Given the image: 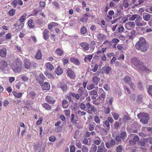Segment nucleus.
Instances as JSON below:
<instances>
[{
    "label": "nucleus",
    "instance_id": "aec40b11",
    "mask_svg": "<svg viewBox=\"0 0 152 152\" xmlns=\"http://www.w3.org/2000/svg\"><path fill=\"white\" fill-rule=\"evenodd\" d=\"M42 56L41 51L40 50H39L35 55V58L36 59H40L42 58Z\"/></svg>",
    "mask_w": 152,
    "mask_h": 152
},
{
    "label": "nucleus",
    "instance_id": "a878e982",
    "mask_svg": "<svg viewBox=\"0 0 152 152\" xmlns=\"http://www.w3.org/2000/svg\"><path fill=\"white\" fill-rule=\"evenodd\" d=\"M62 107L64 108H67L68 106V101L66 100H64L62 101Z\"/></svg>",
    "mask_w": 152,
    "mask_h": 152
},
{
    "label": "nucleus",
    "instance_id": "2f4dec72",
    "mask_svg": "<svg viewBox=\"0 0 152 152\" xmlns=\"http://www.w3.org/2000/svg\"><path fill=\"white\" fill-rule=\"evenodd\" d=\"M93 55H88L85 57L84 59V61L87 62V60L88 59L90 61L92 58Z\"/></svg>",
    "mask_w": 152,
    "mask_h": 152
},
{
    "label": "nucleus",
    "instance_id": "ea45409f",
    "mask_svg": "<svg viewBox=\"0 0 152 152\" xmlns=\"http://www.w3.org/2000/svg\"><path fill=\"white\" fill-rule=\"evenodd\" d=\"M15 12V10L12 9L8 12V14L10 16H13L14 15Z\"/></svg>",
    "mask_w": 152,
    "mask_h": 152
},
{
    "label": "nucleus",
    "instance_id": "69168bd1",
    "mask_svg": "<svg viewBox=\"0 0 152 152\" xmlns=\"http://www.w3.org/2000/svg\"><path fill=\"white\" fill-rule=\"evenodd\" d=\"M97 93L96 91L94 90H93L90 92V95H96L97 94Z\"/></svg>",
    "mask_w": 152,
    "mask_h": 152
},
{
    "label": "nucleus",
    "instance_id": "a211bd4d",
    "mask_svg": "<svg viewBox=\"0 0 152 152\" xmlns=\"http://www.w3.org/2000/svg\"><path fill=\"white\" fill-rule=\"evenodd\" d=\"M45 65L46 69L50 71L53 69L54 68L53 66L50 63H46Z\"/></svg>",
    "mask_w": 152,
    "mask_h": 152
},
{
    "label": "nucleus",
    "instance_id": "58836bf2",
    "mask_svg": "<svg viewBox=\"0 0 152 152\" xmlns=\"http://www.w3.org/2000/svg\"><path fill=\"white\" fill-rule=\"evenodd\" d=\"M122 150V145H119L116 148L117 152H121Z\"/></svg>",
    "mask_w": 152,
    "mask_h": 152
},
{
    "label": "nucleus",
    "instance_id": "680f3d73",
    "mask_svg": "<svg viewBox=\"0 0 152 152\" xmlns=\"http://www.w3.org/2000/svg\"><path fill=\"white\" fill-rule=\"evenodd\" d=\"M121 138L120 136L117 135L115 137V140L118 142H120L121 141Z\"/></svg>",
    "mask_w": 152,
    "mask_h": 152
},
{
    "label": "nucleus",
    "instance_id": "864d4df0",
    "mask_svg": "<svg viewBox=\"0 0 152 152\" xmlns=\"http://www.w3.org/2000/svg\"><path fill=\"white\" fill-rule=\"evenodd\" d=\"M112 114L115 120H117L119 118V116L117 113H114Z\"/></svg>",
    "mask_w": 152,
    "mask_h": 152
},
{
    "label": "nucleus",
    "instance_id": "c85d7f7f",
    "mask_svg": "<svg viewBox=\"0 0 152 152\" xmlns=\"http://www.w3.org/2000/svg\"><path fill=\"white\" fill-rule=\"evenodd\" d=\"M120 136L121 139H124L126 137V132L125 131H121Z\"/></svg>",
    "mask_w": 152,
    "mask_h": 152
},
{
    "label": "nucleus",
    "instance_id": "dca6fc26",
    "mask_svg": "<svg viewBox=\"0 0 152 152\" xmlns=\"http://www.w3.org/2000/svg\"><path fill=\"white\" fill-rule=\"evenodd\" d=\"M49 33V31L47 29H45L44 32L43 33L44 38L46 40H47L48 39Z\"/></svg>",
    "mask_w": 152,
    "mask_h": 152
},
{
    "label": "nucleus",
    "instance_id": "de8ad7c7",
    "mask_svg": "<svg viewBox=\"0 0 152 152\" xmlns=\"http://www.w3.org/2000/svg\"><path fill=\"white\" fill-rule=\"evenodd\" d=\"M80 108L82 110H85L86 108V105L83 103H81L79 105Z\"/></svg>",
    "mask_w": 152,
    "mask_h": 152
},
{
    "label": "nucleus",
    "instance_id": "423d86ee",
    "mask_svg": "<svg viewBox=\"0 0 152 152\" xmlns=\"http://www.w3.org/2000/svg\"><path fill=\"white\" fill-rule=\"evenodd\" d=\"M57 87L60 88L64 92H66L67 89V84L64 82H61L58 83Z\"/></svg>",
    "mask_w": 152,
    "mask_h": 152
},
{
    "label": "nucleus",
    "instance_id": "6ab92c4d",
    "mask_svg": "<svg viewBox=\"0 0 152 152\" xmlns=\"http://www.w3.org/2000/svg\"><path fill=\"white\" fill-rule=\"evenodd\" d=\"M46 146V144L44 142H42L40 146V150L38 152H44L45 148Z\"/></svg>",
    "mask_w": 152,
    "mask_h": 152
},
{
    "label": "nucleus",
    "instance_id": "ddd939ff",
    "mask_svg": "<svg viewBox=\"0 0 152 152\" xmlns=\"http://www.w3.org/2000/svg\"><path fill=\"white\" fill-rule=\"evenodd\" d=\"M142 17L143 19L145 20L148 21L150 18L151 15L148 13H145L144 14H143Z\"/></svg>",
    "mask_w": 152,
    "mask_h": 152
},
{
    "label": "nucleus",
    "instance_id": "37998d69",
    "mask_svg": "<svg viewBox=\"0 0 152 152\" xmlns=\"http://www.w3.org/2000/svg\"><path fill=\"white\" fill-rule=\"evenodd\" d=\"M145 143L144 140H140L138 142L139 145L140 146H145Z\"/></svg>",
    "mask_w": 152,
    "mask_h": 152
},
{
    "label": "nucleus",
    "instance_id": "8fccbe9b",
    "mask_svg": "<svg viewBox=\"0 0 152 152\" xmlns=\"http://www.w3.org/2000/svg\"><path fill=\"white\" fill-rule=\"evenodd\" d=\"M21 79L23 81L25 82H27L28 80V78L25 76H23L21 77Z\"/></svg>",
    "mask_w": 152,
    "mask_h": 152
},
{
    "label": "nucleus",
    "instance_id": "13d9d810",
    "mask_svg": "<svg viewBox=\"0 0 152 152\" xmlns=\"http://www.w3.org/2000/svg\"><path fill=\"white\" fill-rule=\"evenodd\" d=\"M138 88L140 90H142L143 89L142 83L141 82H139L138 85Z\"/></svg>",
    "mask_w": 152,
    "mask_h": 152
},
{
    "label": "nucleus",
    "instance_id": "774afa93",
    "mask_svg": "<svg viewBox=\"0 0 152 152\" xmlns=\"http://www.w3.org/2000/svg\"><path fill=\"white\" fill-rule=\"evenodd\" d=\"M75 147L74 145H72L70 148V152H75Z\"/></svg>",
    "mask_w": 152,
    "mask_h": 152
},
{
    "label": "nucleus",
    "instance_id": "a19ab883",
    "mask_svg": "<svg viewBox=\"0 0 152 152\" xmlns=\"http://www.w3.org/2000/svg\"><path fill=\"white\" fill-rule=\"evenodd\" d=\"M124 122H126L128 120H131V118L128 115H124L123 118Z\"/></svg>",
    "mask_w": 152,
    "mask_h": 152
},
{
    "label": "nucleus",
    "instance_id": "f3484780",
    "mask_svg": "<svg viewBox=\"0 0 152 152\" xmlns=\"http://www.w3.org/2000/svg\"><path fill=\"white\" fill-rule=\"evenodd\" d=\"M6 50L5 48L3 49H0V56L1 57L4 58L6 57Z\"/></svg>",
    "mask_w": 152,
    "mask_h": 152
},
{
    "label": "nucleus",
    "instance_id": "79ce46f5",
    "mask_svg": "<svg viewBox=\"0 0 152 152\" xmlns=\"http://www.w3.org/2000/svg\"><path fill=\"white\" fill-rule=\"evenodd\" d=\"M129 143L127 145V146H129L131 145H134L136 144V142L134 140H130L129 141Z\"/></svg>",
    "mask_w": 152,
    "mask_h": 152
},
{
    "label": "nucleus",
    "instance_id": "c03bdc74",
    "mask_svg": "<svg viewBox=\"0 0 152 152\" xmlns=\"http://www.w3.org/2000/svg\"><path fill=\"white\" fill-rule=\"evenodd\" d=\"M82 151L83 152H88V148L86 146L83 145L82 147Z\"/></svg>",
    "mask_w": 152,
    "mask_h": 152
},
{
    "label": "nucleus",
    "instance_id": "603ef678",
    "mask_svg": "<svg viewBox=\"0 0 152 152\" xmlns=\"http://www.w3.org/2000/svg\"><path fill=\"white\" fill-rule=\"evenodd\" d=\"M124 29V28L123 26H120L118 28V31L119 32L121 33V32L122 31H123Z\"/></svg>",
    "mask_w": 152,
    "mask_h": 152
},
{
    "label": "nucleus",
    "instance_id": "49530a36",
    "mask_svg": "<svg viewBox=\"0 0 152 152\" xmlns=\"http://www.w3.org/2000/svg\"><path fill=\"white\" fill-rule=\"evenodd\" d=\"M148 93L149 94L152 96V85H150L149 86L148 88Z\"/></svg>",
    "mask_w": 152,
    "mask_h": 152
},
{
    "label": "nucleus",
    "instance_id": "b1692460",
    "mask_svg": "<svg viewBox=\"0 0 152 152\" xmlns=\"http://www.w3.org/2000/svg\"><path fill=\"white\" fill-rule=\"evenodd\" d=\"M71 61L76 65H78L80 64L79 61L77 59L75 58H70Z\"/></svg>",
    "mask_w": 152,
    "mask_h": 152
},
{
    "label": "nucleus",
    "instance_id": "c9c22d12",
    "mask_svg": "<svg viewBox=\"0 0 152 152\" xmlns=\"http://www.w3.org/2000/svg\"><path fill=\"white\" fill-rule=\"evenodd\" d=\"M56 54L59 56H61L63 53V52L60 48H58L56 50Z\"/></svg>",
    "mask_w": 152,
    "mask_h": 152
},
{
    "label": "nucleus",
    "instance_id": "f8f14e48",
    "mask_svg": "<svg viewBox=\"0 0 152 152\" xmlns=\"http://www.w3.org/2000/svg\"><path fill=\"white\" fill-rule=\"evenodd\" d=\"M7 64L6 61L4 60H2L1 61V67L0 68L2 69H4L7 66Z\"/></svg>",
    "mask_w": 152,
    "mask_h": 152
},
{
    "label": "nucleus",
    "instance_id": "7ed1b4c3",
    "mask_svg": "<svg viewBox=\"0 0 152 152\" xmlns=\"http://www.w3.org/2000/svg\"><path fill=\"white\" fill-rule=\"evenodd\" d=\"M11 67L15 73L20 72L22 69V62L20 59L18 58L15 59Z\"/></svg>",
    "mask_w": 152,
    "mask_h": 152
},
{
    "label": "nucleus",
    "instance_id": "e2e57ef3",
    "mask_svg": "<svg viewBox=\"0 0 152 152\" xmlns=\"http://www.w3.org/2000/svg\"><path fill=\"white\" fill-rule=\"evenodd\" d=\"M25 18L26 17L24 15L22 16L19 19L20 22L23 23L24 21Z\"/></svg>",
    "mask_w": 152,
    "mask_h": 152
},
{
    "label": "nucleus",
    "instance_id": "0eeeda50",
    "mask_svg": "<svg viewBox=\"0 0 152 152\" xmlns=\"http://www.w3.org/2000/svg\"><path fill=\"white\" fill-rule=\"evenodd\" d=\"M80 46L82 48L84 52H88L90 45L86 42L81 43L80 44Z\"/></svg>",
    "mask_w": 152,
    "mask_h": 152
},
{
    "label": "nucleus",
    "instance_id": "39448f33",
    "mask_svg": "<svg viewBox=\"0 0 152 152\" xmlns=\"http://www.w3.org/2000/svg\"><path fill=\"white\" fill-rule=\"evenodd\" d=\"M80 96H81L80 100L82 99H84V98L86 97L88 94L87 91L83 87H80L78 90Z\"/></svg>",
    "mask_w": 152,
    "mask_h": 152
},
{
    "label": "nucleus",
    "instance_id": "9d476101",
    "mask_svg": "<svg viewBox=\"0 0 152 152\" xmlns=\"http://www.w3.org/2000/svg\"><path fill=\"white\" fill-rule=\"evenodd\" d=\"M40 85L41 86L43 90H48L50 88V84L47 82H45L44 84L43 83Z\"/></svg>",
    "mask_w": 152,
    "mask_h": 152
},
{
    "label": "nucleus",
    "instance_id": "f03ea898",
    "mask_svg": "<svg viewBox=\"0 0 152 152\" xmlns=\"http://www.w3.org/2000/svg\"><path fill=\"white\" fill-rule=\"evenodd\" d=\"M131 61L133 65L140 71L147 72L149 70L144 65V63L138 60L136 58H132Z\"/></svg>",
    "mask_w": 152,
    "mask_h": 152
},
{
    "label": "nucleus",
    "instance_id": "473e14b6",
    "mask_svg": "<svg viewBox=\"0 0 152 152\" xmlns=\"http://www.w3.org/2000/svg\"><path fill=\"white\" fill-rule=\"evenodd\" d=\"M87 32V28L84 26H83L80 29V33L83 34H85Z\"/></svg>",
    "mask_w": 152,
    "mask_h": 152
},
{
    "label": "nucleus",
    "instance_id": "c756f323",
    "mask_svg": "<svg viewBox=\"0 0 152 152\" xmlns=\"http://www.w3.org/2000/svg\"><path fill=\"white\" fill-rule=\"evenodd\" d=\"M28 26L31 28H33L34 27V23L33 21L32 20H30L28 23Z\"/></svg>",
    "mask_w": 152,
    "mask_h": 152
},
{
    "label": "nucleus",
    "instance_id": "6e6552de",
    "mask_svg": "<svg viewBox=\"0 0 152 152\" xmlns=\"http://www.w3.org/2000/svg\"><path fill=\"white\" fill-rule=\"evenodd\" d=\"M45 77L42 74H40L39 76H37L36 77V79L37 81L38 82L40 85L43 83Z\"/></svg>",
    "mask_w": 152,
    "mask_h": 152
},
{
    "label": "nucleus",
    "instance_id": "9b49d317",
    "mask_svg": "<svg viewBox=\"0 0 152 152\" xmlns=\"http://www.w3.org/2000/svg\"><path fill=\"white\" fill-rule=\"evenodd\" d=\"M45 99L46 101L50 104H53L55 102V100L53 98L50 96H46Z\"/></svg>",
    "mask_w": 152,
    "mask_h": 152
},
{
    "label": "nucleus",
    "instance_id": "4be33fe9",
    "mask_svg": "<svg viewBox=\"0 0 152 152\" xmlns=\"http://www.w3.org/2000/svg\"><path fill=\"white\" fill-rule=\"evenodd\" d=\"M107 150L104 147L101 145L98 146L97 152H106Z\"/></svg>",
    "mask_w": 152,
    "mask_h": 152
},
{
    "label": "nucleus",
    "instance_id": "4d7b16f0",
    "mask_svg": "<svg viewBox=\"0 0 152 152\" xmlns=\"http://www.w3.org/2000/svg\"><path fill=\"white\" fill-rule=\"evenodd\" d=\"M103 124H105V126L107 127V128H108L110 129V125L109 122H108L106 120L104 122H103Z\"/></svg>",
    "mask_w": 152,
    "mask_h": 152
},
{
    "label": "nucleus",
    "instance_id": "cd10ccee",
    "mask_svg": "<svg viewBox=\"0 0 152 152\" xmlns=\"http://www.w3.org/2000/svg\"><path fill=\"white\" fill-rule=\"evenodd\" d=\"M133 135L134 136L133 138L134 141L135 142H136L138 141L140 139V138L138 136V135L137 134H130V136L131 137Z\"/></svg>",
    "mask_w": 152,
    "mask_h": 152
},
{
    "label": "nucleus",
    "instance_id": "3c124183",
    "mask_svg": "<svg viewBox=\"0 0 152 152\" xmlns=\"http://www.w3.org/2000/svg\"><path fill=\"white\" fill-rule=\"evenodd\" d=\"M92 152H95L97 149V146L94 144H93L92 145Z\"/></svg>",
    "mask_w": 152,
    "mask_h": 152
},
{
    "label": "nucleus",
    "instance_id": "412c9836",
    "mask_svg": "<svg viewBox=\"0 0 152 152\" xmlns=\"http://www.w3.org/2000/svg\"><path fill=\"white\" fill-rule=\"evenodd\" d=\"M25 67L26 69H28L31 67V62L27 60H24Z\"/></svg>",
    "mask_w": 152,
    "mask_h": 152
},
{
    "label": "nucleus",
    "instance_id": "0e129e2a",
    "mask_svg": "<svg viewBox=\"0 0 152 152\" xmlns=\"http://www.w3.org/2000/svg\"><path fill=\"white\" fill-rule=\"evenodd\" d=\"M98 65L97 64H95L94 68L91 71L93 72H95L98 69Z\"/></svg>",
    "mask_w": 152,
    "mask_h": 152
},
{
    "label": "nucleus",
    "instance_id": "f257e3e1",
    "mask_svg": "<svg viewBox=\"0 0 152 152\" xmlns=\"http://www.w3.org/2000/svg\"><path fill=\"white\" fill-rule=\"evenodd\" d=\"M135 47L136 49L145 52L147 51L149 48V45L145 39L143 37H141L139 38V40L137 42Z\"/></svg>",
    "mask_w": 152,
    "mask_h": 152
},
{
    "label": "nucleus",
    "instance_id": "09e8293b",
    "mask_svg": "<svg viewBox=\"0 0 152 152\" xmlns=\"http://www.w3.org/2000/svg\"><path fill=\"white\" fill-rule=\"evenodd\" d=\"M142 96H141L140 95L136 100L137 102L139 103H142Z\"/></svg>",
    "mask_w": 152,
    "mask_h": 152
},
{
    "label": "nucleus",
    "instance_id": "72a5a7b5",
    "mask_svg": "<svg viewBox=\"0 0 152 152\" xmlns=\"http://www.w3.org/2000/svg\"><path fill=\"white\" fill-rule=\"evenodd\" d=\"M42 106L46 109L49 110L51 109L50 106L47 103H44L42 104Z\"/></svg>",
    "mask_w": 152,
    "mask_h": 152
},
{
    "label": "nucleus",
    "instance_id": "bf43d9fd",
    "mask_svg": "<svg viewBox=\"0 0 152 152\" xmlns=\"http://www.w3.org/2000/svg\"><path fill=\"white\" fill-rule=\"evenodd\" d=\"M94 121L97 123L99 124L100 119L98 116H96L94 118Z\"/></svg>",
    "mask_w": 152,
    "mask_h": 152
},
{
    "label": "nucleus",
    "instance_id": "7c9ffc66",
    "mask_svg": "<svg viewBox=\"0 0 152 152\" xmlns=\"http://www.w3.org/2000/svg\"><path fill=\"white\" fill-rule=\"evenodd\" d=\"M89 13L85 14L82 16V18L81 20H83L87 21L88 20V18L90 17V15H88Z\"/></svg>",
    "mask_w": 152,
    "mask_h": 152
},
{
    "label": "nucleus",
    "instance_id": "f704fd0d",
    "mask_svg": "<svg viewBox=\"0 0 152 152\" xmlns=\"http://www.w3.org/2000/svg\"><path fill=\"white\" fill-rule=\"evenodd\" d=\"M13 94L15 96L18 98L20 97L22 95V94L21 93H18L15 91L13 92Z\"/></svg>",
    "mask_w": 152,
    "mask_h": 152
},
{
    "label": "nucleus",
    "instance_id": "2eb2a0df",
    "mask_svg": "<svg viewBox=\"0 0 152 152\" xmlns=\"http://www.w3.org/2000/svg\"><path fill=\"white\" fill-rule=\"evenodd\" d=\"M99 92L101 93L100 96L99 97V98H101L100 99H102V98L103 99V100H104V99L106 97V94L104 91V90L102 88H99Z\"/></svg>",
    "mask_w": 152,
    "mask_h": 152
},
{
    "label": "nucleus",
    "instance_id": "1a4fd4ad",
    "mask_svg": "<svg viewBox=\"0 0 152 152\" xmlns=\"http://www.w3.org/2000/svg\"><path fill=\"white\" fill-rule=\"evenodd\" d=\"M66 73L67 76L71 79H74L75 77V73L70 69H67Z\"/></svg>",
    "mask_w": 152,
    "mask_h": 152
},
{
    "label": "nucleus",
    "instance_id": "052dcab7",
    "mask_svg": "<svg viewBox=\"0 0 152 152\" xmlns=\"http://www.w3.org/2000/svg\"><path fill=\"white\" fill-rule=\"evenodd\" d=\"M42 118H40L38 121H37V124L38 125H39L42 123Z\"/></svg>",
    "mask_w": 152,
    "mask_h": 152
},
{
    "label": "nucleus",
    "instance_id": "bb28decb",
    "mask_svg": "<svg viewBox=\"0 0 152 152\" xmlns=\"http://www.w3.org/2000/svg\"><path fill=\"white\" fill-rule=\"evenodd\" d=\"M55 72L58 75H60L62 73L63 71L62 69H61L60 67L58 66V67L56 68Z\"/></svg>",
    "mask_w": 152,
    "mask_h": 152
},
{
    "label": "nucleus",
    "instance_id": "5fc2aeb1",
    "mask_svg": "<svg viewBox=\"0 0 152 152\" xmlns=\"http://www.w3.org/2000/svg\"><path fill=\"white\" fill-rule=\"evenodd\" d=\"M119 124V123L118 122L116 121L115 122L114 124V127L115 129H118L120 125Z\"/></svg>",
    "mask_w": 152,
    "mask_h": 152
},
{
    "label": "nucleus",
    "instance_id": "338daca9",
    "mask_svg": "<svg viewBox=\"0 0 152 152\" xmlns=\"http://www.w3.org/2000/svg\"><path fill=\"white\" fill-rule=\"evenodd\" d=\"M77 113L80 114L81 116H83L86 114V113L84 111H81L80 110H79L77 111Z\"/></svg>",
    "mask_w": 152,
    "mask_h": 152
},
{
    "label": "nucleus",
    "instance_id": "20e7f679",
    "mask_svg": "<svg viewBox=\"0 0 152 152\" xmlns=\"http://www.w3.org/2000/svg\"><path fill=\"white\" fill-rule=\"evenodd\" d=\"M137 116L140 119V121L144 124H147L149 119L148 114L147 113H140L137 114Z\"/></svg>",
    "mask_w": 152,
    "mask_h": 152
},
{
    "label": "nucleus",
    "instance_id": "a18cd8bd",
    "mask_svg": "<svg viewBox=\"0 0 152 152\" xmlns=\"http://www.w3.org/2000/svg\"><path fill=\"white\" fill-rule=\"evenodd\" d=\"M39 146V143L35 144L34 145V148L35 151H37L38 150Z\"/></svg>",
    "mask_w": 152,
    "mask_h": 152
},
{
    "label": "nucleus",
    "instance_id": "4c0bfd02",
    "mask_svg": "<svg viewBox=\"0 0 152 152\" xmlns=\"http://www.w3.org/2000/svg\"><path fill=\"white\" fill-rule=\"evenodd\" d=\"M52 3L55 7L57 9H58L60 7V5L58 2L54 1L52 2Z\"/></svg>",
    "mask_w": 152,
    "mask_h": 152
},
{
    "label": "nucleus",
    "instance_id": "4468645a",
    "mask_svg": "<svg viewBox=\"0 0 152 152\" xmlns=\"http://www.w3.org/2000/svg\"><path fill=\"white\" fill-rule=\"evenodd\" d=\"M111 68L110 66L104 67L102 68V72H105L107 74H109V72L111 70Z\"/></svg>",
    "mask_w": 152,
    "mask_h": 152
},
{
    "label": "nucleus",
    "instance_id": "5701e85b",
    "mask_svg": "<svg viewBox=\"0 0 152 152\" xmlns=\"http://www.w3.org/2000/svg\"><path fill=\"white\" fill-rule=\"evenodd\" d=\"M124 82L126 83L129 84L131 82V78L129 76H126L124 79Z\"/></svg>",
    "mask_w": 152,
    "mask_h": 152
},
{
    "label": "nucleus",
    "instance_id": "6e6d98bb",
    "mask_svg": "<svg viewBox=\"0 0 152 152\" xmlns=\"http://www.w3.org/2000/svg\"><path fill=\"white\" fill-rule=\"evenodd\" d=\"M137 15H133L131 17L129 18V20H134L137 18Z\"/></svg>",
    "mask_w": 152,
    "mask_h": 152
},
{
    "label": "nucleus",
    "instance_id": "e433bc0d",
    "mask_svg": "<svg viewBox=\"0 0 152 152\" xmlns=\"http://www.w3.org/2000/svg\"><path fill=\"white\" fill-rule=\"evenodd\" d=\"M105 36L104 35L100 33H99L97 35V38L99 40H101L103 39Z\"/></svg>",
    "mask_w": 152,
    "mask_h": 152
},
{
    "label": "nucleus",
    "instance_id": "393cba45",
    "mask_svg": "<svg viewBox=\"0 0 152 152\" xmlns=\"http://www.w3.org/2000/svg\"><path fill=\"white\" fill-rule=\"evenodd\" d=\"M100 80V78L96 76H94L92 78L93 81L96 85H97Z\"/></svg>",
    "mask_w": 152,
    "mask_h": 152
}]
</instances>
